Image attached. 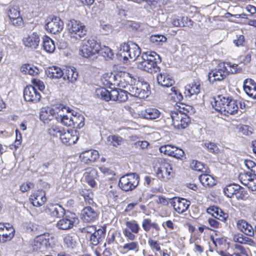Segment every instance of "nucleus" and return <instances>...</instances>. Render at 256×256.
Listing matches in <instances>:
<instances>
[{
    "label": "nucleus",
    "instance_id": "nucleus-1",
    "mask_svg": "<svg viewBox=\"0 0 256 256\" xmlns=\"http://www.w3.org/2000/svg\"><path fill=\"white\" fill-rule=\"evenodd\" d=\"M158 60L161 61L159 55L156 52H146L138 58L137 66L138 68L150 73L157 72L160 70Z\"/></svg>",
    "mask_w": 256,
    "mask_h": 256
},
{
    "label": "nucleus",
    "instance_id": "nucleus-2",
    "mask_svg": "<svg viewBox=\"0 0 256 256\" xmlns=\"http://www.w3.org/2000/svg\"><path fill=\"white\" fill-rule=\"evenodd\" d=\"M119 52L124 60L138 61V58L140 57V50L139 46L135 44L124 42L120 46Z\"/></svg>",
    "mask_w": 256,
    "mask_h": 256
},
{
    "label": "nucleus",
    "instance_id": "nucleus-3",
    "mask_svg": "<svg viewBox=\"0 0 256 256\" xmlns=\"http://www.w3.org/2000/svg\"><path fill=\"white\" fill-rule=\"evenodd\" d=\"M139 181L140 178L137 174H128L120 178L118 186L124 191H132L138 186Z\"/></svg>",
    "mask_w": 256,
    "mask_h": 256
},
{
    "label": "nucleus",
    "instance_id": "nucleus-4",
    "mask_svg": "<svg viewBox=\"0 0 256 256\" xmlns=\"http://www.w3.org/2000/svg\"><path fill=\"white\" fill-rule=\"evenodd\" d=\"M67 29L70 38L79 40L84 37L86 34V26L80 22L71 20L67 24Z\"/></svg>",
    "mask_w": 256,
    "mask_h": 256
},
{
    "label": "nucleus",
    "instance_id": "nucleus-5",
    "mask_svg": "<svg viewBox=\"0 0 256 256\" xmlns=\"http://www.w3.org/2000/svg\"><path fill=\"white\" fill-rule=\"evenodd\" d=\"M100 44L94 40L83 41L80 46L79 54L86 58H88L98 53Z\"/></svg>",
    "mask_w": 256,
    "mask_h": 256
},
{
    "label": "nucleus",
    "instance_id": "nucleus-6",
    "mask_svg": "<svg viewBox=\"0 0 256 256\" xmlns=\"http://www.w3.org/2000/svg\"><path fill=\"white\" fill-rule=\"evenodd\" d=\"M62 218L56 223V227L62 230H68L72 228L78 222V219L76 214L70 212H66Z\"/></svg>",
    "mask_w": 256,
    "mask_h": 256
},
{
    "label": "nucleus",
    "instance_id": "nucleus-7",
    "mask_svg": "<svg viewBox=\"0 0 256 256\" xmlns=\"http://www.w3.org/2000/svg\"><path fill=\"white\" fill-rule=\"evenodd\" d=\"M148 86L146 83L138 82L136 84L134 83L133 86H128L127 88L128 93L131 96L140 98H144L149 95Z\"/></svg>",
    "mask_w": 256,
    "mask_h": 256
},
{
    "label": "nucleus",
    "instance_id": "nucleus-8",
    "mask_svg": "<svg viewBox=\"0 0 256 256\" xmlns=\"http://www.w3.org/2000/svg\"><path fill=\"white\" fill-rule=\"evenodd\" d=\"M54 242L52 238H48L46 236H40L36 238L32 244L34 250L44 252L49 248H52L54 245Z\"/></svg>",
    "mask_w": 256,
    "mask_h": 256
},
{
    "label": "nucleus",
    "instance_id": "nucleus-9",
    "mask_svg": "<svg viewBox=\"0 0 256 256\" xmlns=\"http://www.w3.org/2000/svg\"><path fill=\"white\" fill-rule=\"evenodd\" d=\"M228 68L226 67V64L220 63L217 68L212 70L208 73V80L210 82L223 80L228 75Z\"/></svg>",
    "mask_w": 256,
    "mask_h": 256
},
{
    "label": "nucleus",
    "instance_id": "nucleus-10",
    "mask_svg": "<svg viewBox=\"0 0 256 256\" xmlns=\"http://www.w3.org/2000/svg\"><path fill=\"white\" fill-rule=\"evenodd\" d=\"M170 204L177 212L182 214L188 210L190 202L185 198L175 197L170 199Z\"/></svg>",
    "mask_w": 256,
    "mask_h": 256
},
{
    "label": "nucleus",
    "instance_id": "nucleus-11",
    "mask_svg": "<svg viewBox=\"0 0 256 256\" xmlns=\"http://www.w3.org/2000/svg\"><path fill=\"white\" fill-rule=\"evenodd\" d=\"M64 28V23L60 18L54 16L48 20L46 24V29L49 32L56 34L60 32Z\"/></svg>",
    "mask_w": 256,
    "mask_h": 256
},
{
    "label": "nucleus",
    "instance_id": "nucleus-12",
    "mask_svg": "<svg viewBox=\"0 0 256 256\" xmlns=\"http://www.w3.org/2000/svg\"><path fill=\"white\" fill-rule=\"evenodd\" d=\"M24 45L31 50L36 49L40 42V36L36 32H33L22 39Z\"/></svg>",
    "mask_w": 256,
    "mask_h": 256
},
{
    "label": "nucleus",
    "instance_id": "nucleus-13",
    "mask_svg": "<svg viewBox=\"0 0 256 256\" xmlns=\"http://www.w3.org/2000/svg\"><path fill=\"white\" fill-rule=\"evenodd\" d=\"M80 218L84 222H92L98 219V212L90 206H86L81 211Z\"/></svg>",
    "mask_w": 256,
    "mask_h": 256
},
{
    "label": "nucleus",
    "instance_id": "nucleus-14",
    "mask_svg": "<svg viewBox=\"0 0 256 256\" xmlns=\"http://www.w3.org/2000/svg\"><path fill=\"white\" fill-rule=\"evenodd\" d=\"M24 96L27 102H36L40 98V94L32 86H27L24 90Z\"/></svg>",
    "mask_w": 256,
    "mask_h": 256
},
{
    "label": "nucleus",
    "instance_id": "nucleus-15",
    "mask_svg": "<svg viewBox=\"0 0 256 256\" xmlns=\"http://www.w3.org/2000/svg\"><path fill=\"white\" fill-rule=\"evenodd\" d=\"M8 16L12 24L16 26H21L23 25V20L20 16V12L18 8H10L8 12Z\"/></svg>",
    "mask_w": 256,
    "mask_h": 256
},
{
    "label": "nucleus",
    "instance_id": "nucleus-16",
    "mask_svg": "<svg viewBox=\"0 0 256 256\" xmlns=\"http://www.w3.org/2000/svg\"><path fill=\"white\" fill-rule=\"evenodd\" d=\"M98 157V152L94 150H86L81 153L80 156L81 160L86 164L94 162Z\"/></svg>",
    "mask_w": 256,
    "mask_h": 256
},
{
    "label": "nucleus",
    "instance_id": "nucleus-17",
    "mask_svg": "<svg viewBox=\"0 0 256 256\" xmlns=\"http://www.w3.org/2000/svg\"><path fill=\"white\" fill-rule=\"evenodd\" d=\"M158 84L163 87H170L174 84L172 77L166 72H162L156 77Z\"/></svg>",
    "mask_w": 256,
    "mask_h": 256
},
{
    "label": "nucleus",
    "instance_id": "nucleus-18",
    "mask_svg": "<svg viewBox=\"0 0 256 256\" xmlns=\"http://www.w3.org/2000/svg\"><path fill=\"white\" fill-rule=\"evenodd\" d=\"M60 138L63 144L67 145H71L74 144L78 140V136L76 134V131H67L62 133L60 136Z\"/></svg>",
    "mask_w": 256,
    "mask_h": 256
},
{
    "label": "nucleus",
    "instance_id": "nucleus-19",
    "mask_svg": "<svg viewBox=\"0 0 256 256\" xmlns=\"http://www.w3.org/2000/svg\"><path fill=\"white\" fill-rule=\"evenodd\" d=\"M86 180L92 187L96 186V180L98 178V172L96 170L89 168L86 170L84 174Z\"/></svg>",
    "mask_w": 256,
    "mask_h": 256
},
{
    "label": "nucleus",
    "instance_id": "nucleus-20",
    "mask_svg": "<svg viewBox=\"0 0 256 256\" xmlns=\"http://www.w3.org/2000/svg\"><path fill=\"white\" fill-rule=\"evenodd\" d=\"M172 172V168L170 164L165 161H162L158 168L157 174L159 177L165 178H168Z\"/></svg>",
    "mask_w": 256,
    "mask_h": 256
},
{
    "label": "nucleus",
    "instance_id": "nucleus-21",
    "mask_svg": "<svg viewBox=\"0 0 256 256\" xmlns=\"http://www.w3.org/2000/svg\"><path fill=\"white\" fill-rule=\"evenodd\" d=\"M106 230L104 228H98L90 236V242L94 246H97L105 237Z\"/></svg>",
    "mask_w": 256,
    "mask_h": 256
},
{
    "label": "nucleus",
    "instance_id": "nucleus-22",
    "mask_svg": "<svg viewBox=\"0 0 256 256\" xmlns=\"http://www.w3.org/2000/svg\"><path fill=\"white\" fill-rule=\"evenodd\" d=\"M50 214L52 217L61 218L66 213L65 210L58 204H51L48 208Z\"/></svg>",
    "mask_w": 256,
    "mask_h": 256
},
{
    "label": "nucleus",
    "instance_id": "nucleus-23",
    "mask_svg": "<svg viewBox=\"0 0 256 256\" xmlns=\"http://www.w3.org/2000/svg\"><path fill=\"white\" fill-rule=\"evenodd\" d=\"M238 228L243 233L248 236L254 234V229L252 226L244 220H239L237 222Z\"/></svg>",
    "mask_w": 256,
    "mask_h": 256
},
{
    "label": "nucleus",
    "instance_id": "nucleus-24",
    "mask_svg": "<svg viewBox=\"0 0 256 256\" xmlns=\"http://www.w3.org/2000/svg\"><path fill=\"white\" fill-rule=\"evenodd\" d=\"M200 92V84L198 82H194L185 86L184 92L186 97L190 98L194 94H198Z\"/></svg>",
    "mask_w": 256,
    "mask_h": 256
},
{
    "label": "nucleus",
    "instance_id": "nucleus-25",
    "mask_svg": "<svg viewBox=\"0 0 256 256\" xmlns=\"http://www.w3.org/2000/svg\"><path fill=\"white\" fill-rule=\"evenodd\" d=\"M48 77L51 78H60L64 74V72L59 67L53 66L49 67L46 70Z\"/></svg>",
    "mask_w": 256,
    "mask_h": 256
},
{
    "label": "nucleus",
    "instance_id": "nucleus-26",
    "mask_svg": "<svg viewBox=\"0 0 256 256\" xmlns=\"http://www.w3.org/2000/svg\"><path fill=\"white\" fill-rule=\"evenodd\" d=\"M172 114L170 115L171 118L174 120L176 116H178V119L176 120L177 122H180L178 125H180L182 128H186L188 124L190 122V119L188 116H187L186 113H180V116H178V113H172Z\"/></svg>",
    "mask_w": 256,
    "mask_h": 256
},
{
    "label": "nucleus",
    "instance_id": "nucleus-27",
    "mask_svg": "<svg viewBox=\"0 0 256 256\" xmlns=\"http://www.w3.org/2000/svg\"><path fill=\"white\" fill-rule=\"evenodd\" d=\"M64 80H67L68 82L74 83L78 78V73L76 71V69L73 68H68L65 70L64 74L62 76Z\"/></svg>",
    "mask_w": 256,
    "mask_h": 256
},
{
    "label": "nucleus",
    "instance_id": "nucleus-28",
    "mask_svg": "<svg viewBox=\"0 0 256 256\" xmlns=\"http://www.w3.org/2000/svg\"><path fill=\"white\" fill-rule=\"evenodd\" d=\"M43 49L48 53H52L56 49L54 42L48 36H44L42 38Z\"/></svg>",
    "mask_w": 256,
    "mask_h": 256
},
{
    "label": "nucleus",
    "instance_id": "nucleus-29",
    "mask_svg": "<svg viewBox=\"0 0 256 256\" xmlns=\"http://www.w3.org/2000/svg\"><path fill=\"white\" fill-rule=\"evenodd\" d=\"M8 226L4 228L3 232L0 240V242H4L8 240H10L14 236V230L10 226V224H6Z\"/></svg>",
    "mask_w": 256,
    "mask_h": 256
},
{
    "label": "nucleus",
    "instance_id": "nucleus-30",
    "mask_svg": "<svg viewBox=\"0 0 256 256\" xmlns=\"http://www.w3.org/2000/svg\"><path fill=\"white\" fill-rule=\"evenodd\" d=\"M136 81V80L132 78L129 74H124L123 78L120 80L119 86L120 87L125 88V91L128 92L127 86H133Z\"/></svg>",
    "mask_w": 256,
    "mask_h": 256
},
{
    "label": "nucleus",
    "instance_id": "nucleus-31",
    "mask_svg": "<svg viewBox=\"0 0 256 256\" xmlns=\"http://www.w3.org/2000/svg\"><path fill=\"white\" fill-rule=\"evenodd\" d=\"M142 224L144 230L146 232H148L151 228H154L158 232L160 230L159 225L155 222H152V220L150 218L144 219L142 222Z\"/></svg>",
    "mask_w": 256,
    "mask_h": 256
},
{
    "label": "nucleus",
    "instance_id": "nucleus-32",
    "mask_svg": "<svg viewBox=\"0 0 256 256\" xmlns=\"http://www.w3.org/2000/svg\"><path fill=\"white\" fill-rule=\"evenodd\" d=\"M199 180L204 186L211 187L216 184V181L214 178L208 174H201L199 176Z\"/></svg>",
    "mask_w": 256,
    "mask_h": 256
},
{
    "label": "nucleus",
    "instance_id": "nucleus-33",
    "mask_svg": "<svg viewBox=\"0 0 256 256\" xmlns=\"http://www.w3.org/2000/svg\"><path fill=\"white\" fill-rule=\"evenodd\" d=\"M229 101L230 100L228 98H226L224 96H219L218 97V99L214 101V104H212V106L216 111L219 112V110H217V108L219 110L224 109L225 106L227 105Z\"/></svg>",
    "mask_w": 256,
    "mask_h": 256
},
{
    "label": "nucleus",
    "instance_id": "nucleus-34",
    "mask_svg": "<svg viewBox=\"0 0 256 256\" xmlns=\"http://www.w3.org/2000/svg\"><path fill=\"white\" fill-rule=\"evenodd\" d=\"M219 112H237L238 110V100H230L224 109H218Z\"/></svg>",
    "mask_w": 256,
    "mask_h": 256
},
{
    "label": "nucleus",
    "instance_id": "nucleus-35",
    "mask_svg": "<svg viewBox=\"0 0 256 256\" xmlns=\"http://www.w3.org/2000/svg\"><path fill=\"white\" fill-rule=\"evenodd\" d=\"M72 118V122H74L72 126L80 128L84 126V118L82 114L80 113H76L75 114H73V117Z\"/></svg>",
    "mask_w": 256,
    "mask_h": 256
},
{
    "label": "nucleus",
    "instance_id": "nucleus-36",
    "mask_svg": "<svg viewBox=\"0 0 256 256\" xmlns=\"http://www.w3.org/2000/svg\"><path fill=\"white\" fill-rule=\"evenodd\" d=\"M240 189V186L236 184H230L224 189L225 194L228 198H232L234 194H236L238 190Z\"/></svg>",
    "mask_w": 256,
    "mask_h": 256
},
{
    "label": "nucleus",
    "instance_id": "nucleus-37",
    "mask_svg": "<svg viewBox=\"0 0 256 256\" xmlns=\"http://www.w3.org/2000/svg\"><path fill=\"white\" fill-rule=\"evenodd\" d=\"M30 200L32 201V203L34 206H40L44 204L46 201V198L44 196H39L37 194H34L31 196Z\"/></svg>",
    "mask_w": 256,
    "mask_h": 256
},
{
    "label": "nucleus",
    "instance_id": "nucleus-38",
    "mask_svg": "<svg viewBox=\"0 0 256 256\" xmlns=\"http://www.w3.org/2000/svg\"><path fill=\"white\" fill-rule=\"evenodd\" d=\"M122 250L124 253L128 251H134L135 253H137L139 250V246L138 242H131L125 244L122 246Z\"/></svg>",
    "mask_w": 256,
    "mask_h": 256
},
{
    "label": "nucleus",
    "instance_id": "nucleus-39",
    "mask_svg": "<svg viewBox=\"0 0 256 256\" xmlns=\"http://www.w3.org/2000/svg\"><path fill=\"white\" fill-rule=\"evenodd\" d=\"M21 71L25 74L34 76L38 73L39 70L36 66L30 64H25L21 67Z\"/></svg>",
    "mask_w": 256,
    "mask_h": 256
},
{
    "label": "nucleus",
    "instance_id": "nucleus-40",
    "mask_svg": "<svg viewBox=\"0 0 256 256\" xmlns=\"http://www.w3.org/2000/svg\"><path fill=\"white\" fill-rule=\"evenodd\" d=\"M96 96L100 99L104 100L106 101H108L110 98L109 90L104 88H98L95 92Z\"/></svg>",
    "mask_w": 256,
    "mask_h": 256
},
{
    "label": "nucleus",
    "instance_id": "nucleus-41",
    "mask_svg": "<svg viewBox=\"0 0 256 256\" xmlns=\"http://www.w3.org/2000/svg\"><path fill=\"white\" fill-rule=\"evenodd\" d=\"M102 56L105 58L112 59L114 56V52L108 46H101L100 45V48L98 50V53Z\"/></svg>",
    "mask_w": 256,
    "mask_h": 256
},
{
    "label": "nucleus",
    "instance_id": "nucleus-42",
    "mask_svg": "<svg viewBox=\"0 0 256 256\" xmlns=\"http://www.w3.org/2000/svg\"><path fill=\"white\" fill-rule=\"evenodd\" d=\"M80 194L84 199L86 202L89 204L94 203L93 196L94 194L90 190H82L80 192Z\"/></svg>",
    "mask_w": 256,
    "mask_h": 256
},
{
    "label": "nucleus",
    "instance_id": "nucleus-43",
    "mask_svg": "<svg viewBox=\"0 0 256 256\" xmlns=\"http://www.w3.org/2000/svg\"><path fill=\"white\" fill-rule=\"evenodd\" d=\"M76 236L74 234H73L72 236L68 234L64 236V241L67 248H73L76 245Z\"/></svg>",
    "mask_w": 256,
    "mask_h": 256
},
{
    "label": "nucleus",
    "instance_id": "nucleus-44",
    "mask_svg": "<svg viewBox=\"0 0 256 256\" xmlns=\"http://www.w3.org/2000/svg\"><path fill=\"white\" fill-rule=\"evenodd\" d=\"M48 133L52 136H60L64 132V128L58 126H52L48 130Z\"/></svg>",
    "mask_w": 256,
    "mask_h": 256
},
{
    "label": "nucleus",
    "instance_id": "nucleus-45",
    "mask_svg": "<svg viewBox=\"0 0 256 256\" xmlns=\"http://www.w3.org/2000/svg\"><path fill=\"white\" fill-rule=\"evenodd\" d=\"M150 40L156 46H160L166 41V38L162 35H152L150 38Z\"/></svg>",
    "mask_w": 256,
    "mask_h": 256
},
{
    "label": "nucleus",
    "instance_id": "nucleus-46",
    "mask_svg": "<svg viewBox=\"0 0 256 256\" xmlns=\"http://www.w3.org/2000/svg\"><path fill=\"white\" fill-rule=\"evenodd\" d=\"M118 188L116 186H110L107 190L106 196L110 198L116 200L119 196Z\"/></svg>",
    "mask_w": 256,
    "mask_h": 256
},
{
    "label": "nucleus",
    "instance_id": "nucleus-47",
    "mask_svg": "<svg viewBox=\"0 0 256 256\" xmlns=\"http://www.w3.org/2000/svg\"><path fill=\"white\" fill-rule=\"evenodd\" d=\"M226 64V67L228 68V74H236L242 72V68L236 64H232L230 62H223Z\"/></svg>",
    "mask_w": 256,
    "mask_h": 256
},
{
    "label": "nucleus",
    "instance_id": "nucleus-48",
    "mask_svg": "<svg viewBox=\"0 0 256 256\" xmlns=\"http://www.w3.org/2000/svg\"><path fill=\"white\" fill-rule=\"evenodd\" d=\"M126 226L130 231L134 234H138L140 230L138 224L136 220L126 221Z\"/></svg>",
    "mask_w": 256,
    "mask_h": 256
},
{
    "label": "nucleus",
    "instance_id": "nucleus-49",
    "mask_svg": "<svg viewBox=\"0 0 256 256\" xmlns=\"http://www.w3.org/2000/svg\"><path fill=\"white\" fill-rule=\"evenodd\" d=\"M234 240L242 244H246L251 243L253 244L254 241L250 238L243 235L242 234H238L234 236Z\"/></svg>",
    "mask_w": 256,
    "mask_h": 256
},
{
    "label": "nucleus",
    "instance_id": "nucleus-50",
    "mask_svg": "<svg viewBox=\"0 0 256 256\" xmlns=\"http://www.w3.org/2000/svg\"><path fill=\"white\" fill-rule=\"evenodd\" d=\"M212 210H216V213H212V214L214 218L222 222H224L227 219L228 217V214L224 213L221 209L218 208H214Z\"/></svg>",
    "mask_w": 256,
    "mask_h": 256
},
{
    "label": "nucleus",
    "instance_id": "nucleus-51",
    "mask_svg": "<svg viewBox=\"0 0 256 256\" xmlns=\"http://www.w3.org/2000/svg\"><path fill=\"white\" fill-rule=\"evenodd\" d=\"M50 112H58L60 111L66 112H72L70 108L66 106L61 104H56L52 106L51 108L49 110Z\"/></svg>",
    "mask_w": 256,
    "mask_h": 256
},
{
    "label": "nucleus",
    "instance_id": "nucleus-52",
    "mask_svg": "<svg viewBox=\"0 0 256 256\" xmlns=\"http://www.w3.org/2000/svg\"><path fill=\"white\" fill-rule=\"evenodd\" d=\"M123 138L118 136H110L108 138V142H110V144L114 146H117L120 145Z\"/></svg>",
    "mask_w": 256,
    "mask_h": 256
},
{
    "label": "nucleus",
    "instance_id": "nucleus-53",
    "mask_svg": "<svg viewBox=\"0 0 256 256\" xmlns=\"http://www.w3.org/2000/svg\"><path fill=\"white\" fill-rule=\"evenodd\" d=\"M206 148H207L208 150L212 153L215 154H218L220 152V150L218 146L213 142H206L204 144Z\"/></svg>",
    "mask_w": 256,
    "mask_h": 256
},
{
    "label": "nucleus",
    "instance_id": "nucleus-54",
    "mask_svg": "<svg viewBox=\"0 0 256 256\" xmlns=\"http://www.w3.org/2000/svg\"><path fill=\"white\" fill-rule=\"evenodd\" d=\"M56 113H40L39 117L40 120L44 124H48L52 120Z\"/></svg>",
    "mask_w": 256,
    "mask_h": 256
},
{
    "label": "nucleus",
    "instance_id": "nucleus-55",
    "mask_svg": "<svg viewBox=\"0 0 256 256\" xmlns=\"http://www.w3.org/2000/svg\"><path fill=\"white\" fill-rule=\"evenodd\" d=\"M70 114H64L62 116L61 118V122L62 124L66 126H70L74 125L72 122L73 113H69Z\"/></svg>",
    "mask_w": 256,
    "mask_h": 256
},
{
    "label": "nucleus",
    "instance_id": "nucleus-56",
    "mask_svg": "<svg viewBox=\"0 0 256 256\" xmlns=\"http://www.w3.org/2000/svg\"><path fill=\"white\" fill-rule=\"evenodd\" d=\"M24 226L27 230L33 232H38L41 228L40 226L31 222H26Z\"/></svg>",
    "mask_w": 256,
    "mask_h": 256
},
{
    "label": "nucleus",
    "instance_id": "nucleus-57",
    "mask_svg": "<svg viewBox=\"0 0 256 256\" xmlns=\"http://www.w3.org/2000/svg\"><path fill=\"white\" fill-rule=\"evenodd\" d=\"M184 152L182 150L174 146L170 156L175 158L177 159H182L184 156Z\"/></svg>",
    "mask_w": 256,
    "mask_h": 256
},
{
    "label": "nucleus",
    "instance_id": "nucleus-58",
    "mask_svg": "<svg viewBox=\"0 0 256 256\" xmlns=\"http://www.w3.org/2000/svg\"><path fill=\"white\" fill-rule=\"evenodd\" d=\"M190 167L193 170L198 172H204V169H205L204 165L197 160H192L190 163Z\"/></svg>",
    "mask_w": 256,
    "mask_h": 256
},
{
    "label": "nucleus",
    "instance_id": "nucleus-59",
    "mask_svg": "<svg viewBox=\"0 0 256 256\" xmlns=\"http://www.w3.org/2000/svg\"><path fill=\"white\" fill-rule=\"evenodd\" d=\"M160 113H140L139 116L147 120H155L160 117Z\"/></svg>",
    "mask_w": 256,
    "mask_h": 256
},
{
    "label": "nucleus",
    "instance_id": "nucleus-60",
    "mask_svg": "<svg viewBox=\"0 0 256 256\" xmlns=\"http://www.w3.org/2000/svg\"><path fill=\"white\" fill-rule=\"evenodd\" d=\"M174 148V146L166 144L160 146L159 150L160 152L170 156Z\"/></svg>",
    "mask_w": 256,
    "mask_h": 256
},
{
    "label": "nucleus",
    "instance_id": "nucleus-61",
    "mask_svg": "<svg viewBox=\"0 0 256 256\" xmlns=\"http://www.w3.org/2000/svg\"><path fill=\"white\" fill-rule=\"evenodd\" d=\"M175 110H171L170 112H189L190 108H191L190 106H184V104H176L174 106Z\"/></svg>",
    "mask_w": 256,
    "mask_h": 256
},
{
    "label": "nucleus",
    "instance_id": "nucleus-62",
    "mask_svg": "<svg viewBox=\"0 0 256 256\" xmlns=\"http://www.w3.org/2000/svg\"><path fill=\"white\" fill-rule=\"evenodd\" d=\"M244 92L250 97L256 99V85L252 87H246V90H245Z\"/></svg>",
    "mask_w": 256,
    "mask_h": 256
},
{
    "label": "nucleus",
    "instance_id": "nucleus-63",
    "mask_svg": "<svg viewBox=\"0 0 256 256\" xmlns=\"http://www.w3.org/2000/svg\"><path fill=\"white\" fill-rule=\"evenodd\" d=\"M252 176L248 173L240 174L239 179L241 182L244 186H247L248 182H250Z\"/></svg>",
    "mask_w": 256,
    "mask_h": 256
},
{
    "label": "nucleus",
    "instance_id": "nucleus-64",
    "mask_svg": "<svg viewBox=\"0 0 256 256\" xmlns=\"http://www.w3.org/2000/svg\"><path fill=\"white\" fill-rule=\"evenodd\" d=\"M238 131L246 136H250L252 134V128L246 125H244L240 127Z\"/></svg>",
    "mask_w": 256,
    "mask_h": 256
}]
</instances>
